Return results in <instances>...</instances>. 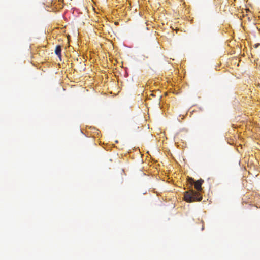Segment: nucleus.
<instances>
[{
    "label": "nucleus",
    "instance_id": "1",
    "mask_svg": "<svg viewBox=\"0 0 260 260\" xmlns=\"http://www.w3.org/2000/svg\"><path fill=\"white\" fill-rule=\"evenodd\" d=\"M187 181L190 185H194V188L197 191L193 190H190L186 191L184 193V199L187 202H192L196 201H200L202 199L200 192L202 190V185L204 182V180L200 179L194 181L193 178H188Z\"/></svg>",
    "mask_w": 260,
    "mask_h": 260
},
{
    "label": "nucleus",
    "instance_id": "2",
    "mask_svg": "<svg viewBox=\"0 0 260 260\" xmlns=\"http://www.w3.org/2000/svg\"><path fill=\"white\" fill-rule=\"evenodd\" d=\"M61 47L60 45H57L56 46L55 49V53L56 55L59 57L61 58Z\"/></svg>",
    "mask_w": 260,
    "mask_h": 260
},
{
    "label": "nucleus",
    "instance_id": "3",
    "mask_svg": "<svg viewBox=\"0 0 260 260\" xmlns=\"http://www.w3.org/2000/svg\"><path fill=\"white\" fill-rule=\"evenodd\" d=\"M259 45H260V44H259V43H256V44H254V47L255 48H257Z\"/></svg>",
    "mask_w": 260,
    "mask_h": 260
}]
</instances>
